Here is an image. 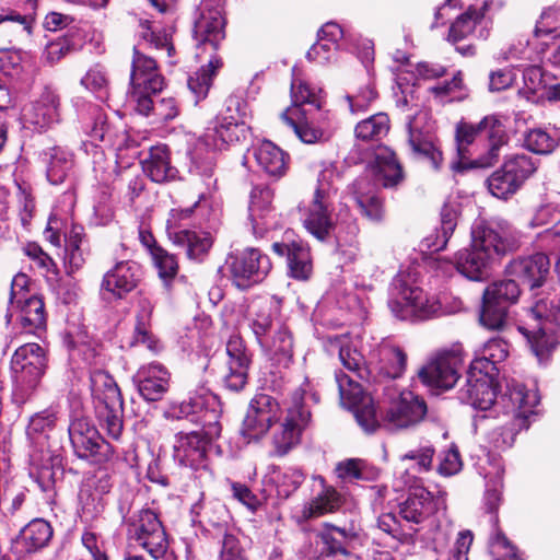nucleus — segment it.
Segmentation results:
<instances>
[{
    "instance_id": "8fccbe9b",
    "label": "nucleus",
    "mask_w": 560,
    "mask_h": 560,
    "mask_svg": "<svg viewBox=\"0 0 560 560\" xmlns=\"http://www.w3.org/2000/svg\"><path fill=\"white\" fill-rule=\"evenodd\" d=\"M520 294V283L513 278L491 283L486 288L482 296L509 307L517 301Z\"/></svg>"
},
{
    "instance_id": "1a4fd4ad",
    "label": "nucleus",
    "mask_w": 560,
    "mask_h": 560,
    "mask_svg": "<svg viewBox=\"0 0 560 560\" xmlns=\"http://www.w3.org/2000/svg\"><path fill=\"white\" fill-rule=\"evenodd\" d=\"M46 369V352L38 343L28 342L14 351L11 358V372L15 383V395L22 402L36 390Z\"/></svg>"
},
{
    "instance_id": "3c124183",
    "label": "nucleus",
    "mask_w": 560,
    "mask_h": 560,
    "mask_svg": "<svg viewBox=\"0 0 560 560\" xmlns=\"http://www.w3.org/2000/svg\"><path fill=\"white\" fill-rule=\"evenodd\" d=\"M288 266L292 278L298 280L308 279L313 270L310 248L301 242H293Z\"/></svg>"
},
{
    "instance_id": "aec40b11",
    "label": "nucleus",
    "mask_w": 560,
    "mask_h": 560,
    "mask_svg": "<svg viewBox=\"0 0 560 560\" xmlns=\"http://www.w3.org/2000/svg\"><path fill=\"white\" fill-rule=\"evenodd\" d=\"M278 402L268 395H257L250 401L243 421L242 433L253 440L265 435L278 418Z\"/></svg>"
},
{
    "instance_id": "393cba45",
    "label": "nucleus",
    "mask_w": 560,
    "mask_h": 560,
    "mask_svg": "<svg viewBox=\"0 0 560 560\" xmlns=\"http://www.w3.org/2000/svg\"><path fill=\"white\" fill-rule=\"evenodd\" d=\"M171 375L160 363L142 365L132 380L140 396L147 401H159L170 387Z\"/></svg>"
},
{
    "instance_id": "39448f33",
    "label": "nucleus",
    "mask_w": 560,
    "mask_h": 560,
    "mask_svg": "<svg viewBox=\"0 0 560 560\" xmlns=\"http://www.w3.org/2000/svg\"><path fill=\"white\" fill-rule=\"evenodd\" d=\"M530 316L537 325L532 329L520 326V331L526 337L532 351L541 360L559 342L560 335V299L553 292H541L535 298L529 310Z\"/></svg>"
},
{
    "instance_id": "49530a36",
    "label": "nucleus",
    "mask_w": 560,
    "mask_h": 560,
    "mask_svg": "<svg viewBox=\"0 0 560 560\" xmlns=\"http://www.w3.org/2000/svg\"><path fill=\"white\" fill-rule=\"evenodd\" d=\"M560 136L556 129L532 128L523 136V145L536 154H549L559 145Z\"/></svg>"
},
{
    "instance_id": "bb28decb",
    "label": "nucleus",
    "mask_w": 560,
    "mask_h": 560,
    "mask_svg": "<svg viewBox=\"0 0 560 560\" xmlns=\"http://www.w3.org/2000/svg\"><path fill=\"white\" fill-rule=\"evenodd\" d=\"M130 86L132 89H149L152 92H161L164 79L159 72L154 58L133 48L131 62Z\"/></svg>"
},
{
    "instance_id": "9b49d317",
    "label": "nucleus",
    "mask_w": 560,
    "mask_h": 560,
    "mask_svg": "<svg viewBox=\"0 0 560 560\" xmlns=\"http://www.w3.org/2000/svg\"><path fill=\"white\" fill-rule=\"evenodd\" d=\"M308 400L317 402L318 397L315 393H312L310 384L305 383L292 394L281 430L273 436V444L278 455H285L292 447L299 444L303 430L311 421V412L307 408Z\"/></svg>"
},
{
    "instance_id": "ddd939ff",
    "label": "nucleus",
    "mask_w": 560,
    "mask_h": 560,
    "mask_svg": "<svg viewBox=\"0 0 560 560\" xmlns=\"http://www.w3.org/2000/svg\"><path fill=\"white\" fill-rule=\"evenodd\" d=\"M396 489L402 487L409 488L408 497L399 504V515L402 520L420 524L428 520L440 509L445 508V498L443 494L434 497L425 488L417 486V479L408 469L396 479Z\"/></svg>"
},
{
    "instance_id": "bf43d9fd",
    "label": "nucleus",
    "mask_w": 560,
    "mask_h": 560,
    "mask_svg": "<svg viewBox=\"0 0 560 560\" xmlns=\"http://www.w3.org/2000/svg\"><path fill=\"white\" fill-rule=\"evenodd\" d=\"M521 187V184L506 172V168L502 165L488 178V188L490 192L501 199H505L509 196L515 194Z\"/></svg>"
},
{
    "instance_id": "a18cd8bd",
    "label": "nucleus",
    "mask_w": 560,
    "mask_h": 560,
    "mask_svg": "<svg viewBox=\"0 0 560 560\" xmlns=\"http://www.w3.org/2000/svg\"><path fill=\"white\" fill-rule=\"evenodd\" d=\"M206 136L209 139L212 138L213 145L219 149L224 144L238 142L246 136L245 121L215 118L212 129H209Z\"/></svg>"
},
{
    "instance_id": "4be33fe9",
    "label": "nucleus",
    "mask_w": 560,
    "mask_h": 560,
    "mask_svg": "<svg viewBox=\"0 0 560 560\" xmlns=\"http://www.w3.org/2000/svg\"><path fill=\"white\" fill-rule=\"evenodd\" d=\"M492 377V375L472 371V368L469 366L466 383L458 390V399L475 409L489 410L497 398Z\"/></svg>"
},
{
    "instance_id": "9d476101",
    "label": "nucleus",
    "mask_w": 560,
    "mask_h": 560,
    "mask_svg": "<svg viewBox=\"0 0 560 560\" xmlns=\"http://www.w3.org/2000/svg\"><path fill=\"white\" fill-rule=\"evenodd\" d=\"M478 133H485L489 140L486 154L475 160L476 167H490L499 161L501 150L508 144L509 136L502 121L494 115L486 116L479 124H460L456 129L457 151L465 155L466 148L474 142Z\"/></svg>"
},
{
    "instance_id": "c03bdc74",
    "label": "nucleus",
    "mask_w": 560,
    "mask_h": 560,
    "mask_svg": "<svg viewBox=\"0 0 560 560\" xmlns=\"http://www.w3.org/2000/svg\"><path fill=\"white\" fill-rule=\"evenodd\" d=\"M79 515L84 524L91 525L102 517L106 500L101 493L93 490L92 483H83L79 492Z\"/></svg>"
},
{
    "instance_id": "f3484780",
    "label": "nucleus",
    "mask_w": 560,
    "mask_h": 560,
    "mask_svg": "<svg viewBox=\"0 0 560 560\" xmlns=\"http://www.w3.org/2000/svg\"><path fill=\"white\" fill-rule=\"evenodd\" d=\"M505 393L502 400H508V412L512 415V423L509 428L511 443L515 434L528 428V417L534 413V408L539 401L538 395L526 387L518 381L512 378L505 382Z\"/></svg>"
},
{
    "instance_id": "72a5a7b5",
    "label": "nucleus",
    "mask_w": 560,
    "mask_h": 560,
    "mask_svg": "<svg viewBox=\"0 0 560 560\" xmlns=\"http://www.w3.org/2000/svg\"><path fill=\"white\" fill-rule=\"evenodd\" d=\"M51 537L50 524L45 520L36 518L21 529L15 540V547L21 552L32 553L47 546Z\"/></svg>"
},
{
    "instance_id": "a878e982",
    "label": "nucleus",
    "mask_w": 560,
    "mask_h": 560,
    "mask_svg": "<svg viewBox=\"0 0 560 560\" xmlns=\"http://www.w3.org/2000/svg\"><path fill=\"white\" fill-rule=\"evenodd\" d=\"M59 96L44 91L37 101L23 109V119L39 131L46 130L59 121Z\"/></svg>"
},
{
    "instance_id": "f03ea898",
    "label": "nucleus",
    "mask_w": 560,
    "mask_h": 560,
    "mask_svg": "<svg viewBox=\"0 0 560 560\" xmlns=\"http://www.w3.org/2000/svg\"><path fill=\"white\" fill-rule=\"evenodd\" d=\"M515 240V231L505 220L476 222L471 229L470 247L456 255L457 270L470 280H482L494 256L511 250Z\"/></svg>"
},
{
    "instance_id": "0e129e2a",
    "label": "nucleus",
    "mask_w": 560,
    "mask_h": 560,
    "mask_svg": "<svg viewBox=\"0 0 560 560\" xmlns=\"http://www.w3.org/2000/svg\"><path fill=\"white\" fill-rule=\"evenodd\" d=\"M463 88V73L457 71L450 81L431 86L429 92L439 103L444 104L459 98L458 93Z\"/></svg>"
},
{
    "instance_id": "603ef678",
    "label": "nucleus",
    "mask_w": 560,
    "mask_h": 560,
    "mask_svg": "<svg viewBox=\"0 0 560 560\" xmlns=\"http://www.w3.org/2000/svg\"><path fill=\"white\" fill-rule=\"evenodd\" d=\"M301 114L300 108H287L282 114L281 118L284 122H287L294 131V133L299 137L301 141L304 143H315L319 141L324 132L322 129L315 127L314 125L304 121H298L296 117Z\"/></svg>"
},
{
    "instance_id": "412c9836",
    "label": "nucleus",
    "mask_w": 560,
    "mask_h": 560,
    "mask_svg": "<svg viewBox=\"0 0 560 560\" xmlns=\"http://www.w3.org/2000/svg\"><path fill=\"white\" fill-rule=\"evenodd\" d=\"M550 272L549 257L544 253L520 256L506 266V273L530 289L541 287Z\"/></svg>"
},
{
    "instance_id": "58836bf2",
    "label": "nucleus",
    "mask_w": 560,
    "mask_h": 560,
    "mask_svg": "<svg viewBox=\"0 0 560 560\" xmlns=\"http://www.w3.org/2000/svg\"><path fill=\"white\" fill-rule=\"evenodd\" d=\"M318 537L327 555L348 556L350 555L352 544L357 539V534L352 529L325 524L324 528L318 533Z\"/></svg>"
},
{
    "instance_id": "052dcab7",
    "label": "nucleus",
    "mask_w": 560,
    "mask_h": 560,
    "mask_svg": "<svg viewBox=\"0 0 560 560\" xmlns=\"http://www.w3.org/2000/svg\"><path fill=\"white\" fill-rule=\"evenodd\" d=\"M81 84L101 101L107 100L109 80L103 66L97 63L91 67L82 77Z\"/></svg>"
},
{
    "instance_id": "774afa93",
    "label": "nucleus",
    "mask_w": 560,
    "mask_h": 560,
    "mask_svg": "<svg viewBox=\"0 0 560 560\" xmlns=\"http://www.w3.org/2000/svg\"><path fill=\"white\" fill-rule=\"evenodd\" d=\"M535 34L537 36L551 35L553 38L560 37V8H550L542 12Z\"/></svg>"
},
{
    "instance_id": "0eeeda50",
    "label": "nucleus",
    "mask_w": 560,
    "mask_h": 560,
    "mask_svg": "<svg viewBox=\"0 0 560 560\" xmlns=\"http://www.w3.org/2000/svg\"><path fill=\"white\" fill-rule=\"evenodd\" d=\"M395 298L389 301V308L401 320H425L442 314L440 302L428 296L415 284L410 273L399 272L393 281Z\"/></svg>"
},
{
    "instance_id": "5701e85b",
    "label": "nucleus",
    "mask_w": 560,
    "mask_h": 560,
    "mask_svg": "<svg viewBox=\"0 0 560 560\" xmlns=\"http://www.w3.org/2000/svg\"><path fill=\"white\" fill-rule=\"evenodd\" d=\"M325 349L331 355L338 354L343 368L353 373L358 378L368 381L372 375L371 361H365L348 335L328 336Z\"/></svg>"
},
{
    "instance_id": "13d9d810",
    "label": "nucleus",
    "mask_w": 560,
    "mask_h": 560,
    "mask_svg": "<svg viewBox=\"0 0 560 560\" xmlns=\"http://www.w3.org/2000/svg\"><path fill=\"white\" fill-rule=\"evenodd\" d=\"M270 479L276 485L279 495L289 497L304 481V475L298 468L281 470L273 467L270 472Z\"/></svg>"
},
{
    "instance_id": "79ce46f5",
    "label": "nucleus",
    "mask_w": 560,
    "mask_h": 560,
    "mask_svg": "<svg viewBox=\"0 0 560 560\" xmlns=\"http://www.w3.org/2000/svg\"><path fill=\"white\" fill-rule=\"evenodd\" d=\"M530 224L533 226L552 224V228L547 229L540 235V240L550 250H556L557 247H560V211L551 206H544L536 211Z\"/></svg>"
},
{
    "instance_id": "b1692460",
    "label": "nucleus",
    "mask_w": 560,
    "mask_h": 560,
    "mask_svg": "<svg viewBox=\"0 0 560 560\" xmlns=\"http://www.w3.org/2000/svg\"><path fill=\"white\" fill-rule=\"evenodd\" d=\"M141 267L132 260L117 262L105 272L101 288L117 299L125 298L141 280Z\"/></svg>"
},
{
    "instance_id": "f257e3e1",
    "label": "nucleus",
    "mask_w": 560,
    "mask_h": 560,
    "mask_svg": "<svg viewBox=\"0 0 560 560\" xmlns=\"http://www.w3.org/2000/svg\"><path fill=\"white\" fill-rule=\"evenodd\" d=\"M202 413L198 417L201 429L190 432H178L173 443V457L182 466L198 469L203 467L209 444L221 435L220 418L222 408L220 400L206 387L191 392L188 399L178 406L177 418Z\"/></svg>"
},
{
    "instance_id": "37998d69",
    "label": "nucleus",
    "mask_w": 560,
    "mask_h": 560,
    "mask_svg": "<svg viewBox=\"0 0 560 560\" xmlns=\"http://www.w3.org/2000/svg\"><path fill=\"white\" fill-rule=\"evenodd\" d=\"M223 62L220 57L212 56L206 66H202L194 75L188 79V88L195 95V104L205 100L212 86L213 78L222 68Z\"/></svg>"
},
{
    "instance_id": "7ed1b4c3",
    "label": "nucleus",
    "mask_w": 560,
    "mask_h": 560,
    "mask_svg": "<svg viewBox=\"0 0 560 560\" xmlns=\"http://www.w3.org/2000/svg\"><path fill=\"white\" fill-rule=\"evenodd\" d=\"M368 172L374 177V183L366 176L359 177L352 183L350 191L361 213L372 221H378L383 217V206L375 194L376 185L395 187L402 180L404 174L395 153L387 147L376 149L368 165Z\"/></svg>"
},
{
    "instance_id": "a19ab883",
    "label": "nucleus",
    "mask_w": 560,
    "mask_h": 560,
    "mask_svg": "<svg viewBox=\"0 0 560 560\" xmlns=\"http://www.w3.org/2000/svg\"><path fill=\"white\" fill-rule=\"evenodd\" d=\"M260 347L278 363H287L293 353V338L284 325H278L276 329L261 341Z\"/></svg>"
},
{
    "instance_id": "6ab92c4d",
    "label": "nucleus",
    "mask_w": 560,
    "mask_h": 560,
    "mask_svg": "<svg viewBox=\"0 0 560 560\" xmlns=\"http://www.w3.org/2000/svg\"><path fill=\"white\" fill-rule=\"evenodd\" d=\"M427 415V405L412 392H402L392 401L383 423L389 430L408 429L421 422Z\"/></svg>"
},
{
    "instance_id": "c85d7f7f",
    "label": "nucleus",
    "mask_w": 560,
    "mask_h": 560,
    "mask_svg": "<svg viewBox=\"0 0 560 560\" xmlns=\"http://www.w3.org/2000/svg\"><path fill=\"white\" fill-rule=\"evenodd\" d=\"M425 117L427 114L419 113L409 119V145L417 156L428 160L434 168H438L442 162V153L434 144L429 129L423 131L420 128V121Z\"/></svg>"
},
{
    "instance_id": "473e14b6",
    "label": "nucleus",
    "mask_w": 560,
    "mask_h": 560,
    "mask_svg": "<svg viewBox=\"0 0 560 560\" xmlns=\"http://www.w3.org/2000/svg\"><path fill=\"white\" fill-rule=\"evenodd\" d=\"M509 355V345L500 338H491L478 350L477 357L470 363L472 371L494 376L497 364L503 362Z\"/></svg>"
},
{
    "instance_id": "dca6fc26",
    "label": "nucleus",
    "mask_w": 560,
    "mask_h": 560,
    "mask_svg": "<svg viewBox=\"0 0 560 560\" xmlns=\"http://www.w3.org/2000/svg\"><path fill=\"white\" fill-rule=\"evenodd\" d=\"M230 259L232 279L240 289L261 282L271 269L269 257L256 248H246Z\"/></svg>"
},
{
    "instance_id": "de8ad7c7",
    "label": "nucleus",
    "mask_w": 560,
    "mask_h": 560,
    "mask_svg": "<svg viewBox=\"0 0 560 560\" xmlns=\"http://www.w3.org/2000/svg\"><path fill=\"white\" fill-rule=\"evenodd\" d=\"M457 211L445 205L441 212V229L423 240V245L432 252H439L446 247V244L457 225Z\"/></svg>"
},
{
    "instance_id": "09e8293b",
    "label": "nucleus",
    "mask_w": 560,
    "mask_h": 560,
    "mask_svg": "<svg viewBox=\"0 0 560 560\" xmlns=\"http://www.w3.org/2000/svg\"><path fill=\"white\" fill-rule=\"evenodd\" d=\"M280 322L275 320L271 306L264 302L253 305L249 317V327L258 343L264 341L276 329Z\"/></svg>"
},
{
    "instance_id": "338daca9",
    "label": "nucleus",
    "mask_w": 560,
    "mask_h": 560,
    "mask_svg": "<svg viewBox=\"0 0 560 560\" xmlns=\"http://www.w3.org/2000/svg\"><path fill=\"white\" fill-rule=\"evenodd\" d=\"M75 50L77 44L73 42L72 37L62 36L46 45L43 58L47 63L55 65Z\"/></svg>"
},
{
    "instance_id": "4c0bfd02",
    "label": "nucleus",
    "mask_w": 560,
    "mask_h": 560,
    "mask_svg": "<svg viewBox=\"0 0 560 560\" xmlns=\"http://www.w3.org/2000/svg\"><path fill=\"white\" fill-rule=\"evenodd\" d=\"M16 322L26 332H35L46 326V312L42 298L30 295L15 304Z\"/></svg>"
},
{
    "instance_id": "864d4df0",
    "label": "nucleus",
    "mask_w": 560,
    "mask_h": 560,
    "mask_svg": "<svg viewBox=\"0 0 560 560\" xmlns=\"http://www.w3.org/2000/svg\"><path fill=\"white\" fill-rule=\"evenodd\" d=\"M389 130V118L384 113L375 114L360 121L354 129L355 137L363 141L380 140Z\"/></svg>"
},
{
    "instance_id": "680f3d73",
    "label": "nucleus",
    "mask_w": 560,
    "mask_h": 560,
    "mask_svg": "<svg viewBox=\"0 0 560 560\" xmlns=\"http://www.w3.org/2000/svg\"><path fill=\"white\" fill-rule=\"evenodd\" d=\"M506 306L490 301L482 296V306L480 311V323L488 329L500 330L504 327L508 317Z\"/></svg>"
},
{
    "instance_id": "c756f323",
    "label": "nucleus",
    "mask_w": 560,
    "mask_h": 560,
    "mask_svg": "<svg viewBox=\"0 0 560 560\" xmlns=\"http://www.w3.org/2000/svg\"><path fill=\"white\" fill-rule=\"evenodd\" d=\"M194 36L198 45L215 50L224 38V19L219 8L203 10L195 22Z\"/></svg>"
},
{
    "instance_id": "2f4dec72",
    "label": "nucleus",
    "mask_w": 560,
    "mask_h": 560,
    "mask_svg": "<svg viewBox=\"0 0 560 560\" xmlns=\"http://www.w3.org/2000/svg\"><path fill=\"white\" fill-rule=\"evenodd\" d=\"M154 303L148 296L141 295L138 300L136 312V325L131 346L143 345L152 352L160 350V343L150 332L151 317Z\"/></svg>"
},
{
    "instance_id": "cd10ccee",
    "label": "nucleus",
    "mask_w": 560,
    "mask_h": 560,
    "mask_svg": "<svg viewBox=\"0 0 560 560\" xmlns=\"http://www.w3.org/2000/svg\"><path fill=\"white\" fill-rule=\"evenodd\" d=\"M273 191L268 186H256L250 192L249 219L256 235L262 236L272 226L271 213Z\"/></svg>"
},
{
    "instance_id": "5fc2aeb1",
    "label": "nucleus",
    "mask_w": 560,
    "mask_h": 560,
    "mask_svg": "<svg viewBox=\"0 0 560 560\" xmlns=\"http://www.w3.org/2000/svg\"><path fill=\"white\" fill-rule=\"evenodd\" d=\"M485 16V13L476 8L469 7L468 10L456 19L451 25L448 40L456 44L472 34L477 23Z\"/></svg>"
},
{
    "instance_id": "f8f14e48",
    "label": "nucleus",
    "mask_w": 560,
    "mask_h": 560,
    "mask_svg": "<svg viewBox=\"0 0 560 560\" xmlns=\"http://www.w3.org/2000/svg\"><path fill=\"white\" fill-rule=\"evenodd\" d=\"M128 539L154 558H162L168 548L165 529L156 513L150 509L133 512L126 521Z\"/></svg>"
},
{
    "instance_id": "e433bc0d",
    "label": "nucleus",
    "mask_w": 560,
    "mask_h": 560,
    "mask_svg": "<svg viewBox=\"0 0 560 560\" xmlns=\"http://www.w3.org/2000/svg\"><path fill=\"white\" fill-rule=\"evenodd\" d=\"M142 170L152 182L165 183L176 178L177 170L171 165L170 152L165 145L152 147L142 162Z\"/></svg>"
},
{
    "instance_id": "4d7b16f0",
    "label": "nucleus",
    "mask_w": 560,
    "mask_h": 560,
    "mask_svg": "<svg viewBox=\"0 0 560 560\" xmlns=\"http://www.w3.org/2000/svg\"><path fill=\"white\" fill-rule=\"evenodd\" d=\"M503 166L522 186L536 172L537 160L525 153H516L506 156Z\"/></svg>"
},
{
    "instance_id": "e2e57ef3",
    "label": "nucleus",
    "mask_w": 560,
    "mask_h": 560,
    "mask_svg": "<svg viewBox=\"0 0 560 560\" xmlns=\"http://www.w3.org/2000/svg\"><path fill=\"white\" fill-rule=\"evenodd\" d=\"M249 362L228 360L222 382L232 392L242 390L247 384Z\"/></svg>"
},
{
    "instance_id": "6e6d98bb",
    "label": "nucleus",
    "mask_w": 560,
    "mask_h": 560,
    "mask_svg": "<svg viewBox=\"0 0 560 560\" xmlns=\"http://www.w3.org/2000/svg\"><path fill=\"white\" fill-rule=\"evenodd\" d=\"M341 504L340 494L331 487H325L304 509L306 517H317L325 513L334 512Z\"/></svg>"
},
{
    "instance_id": "f704fd0d",
    "label": "nucleus",
    "mask_w": 560,
    "mask_h": 560,
    "mask_svg": "<svg viewBox=\"0 0 560 560\" xmlns=\"http://www.w3.org/2000/svg\"><path fill=\"white\" fill-rule=\"evenodd\" d=\"M173 244L185 247L188 259L202 261L213 245V238L209 232L205 231H186L171 232Z\"/></svg>"
},
{
    "instance_id": "6e6552de",
    "label": "nucleus",
    "mask_w": 560,
    "mask_h": 560,
    "mask_svg": "<svg viewBox=\"0 0 560 560\" xmlns=\"http://www.w3.org/2000/svg\"><path fill=\"white\" fill-rule=\"evenodd\" d=\"M332 167H325L317 177L313 198L307 203H301L299 211L304 228L317 240H325L332 229V197L335 195Z\"/></svg>"
},
{
    "instance_id": "7c9ffc66",
    "label": "nucleus",
    "mask_w": 560,
    "mask_h": 560,
    "mask_svg": "<svg viewBox=\"0 0 560 560\" xmlns=\"http://www.w3.org/2000/svg\"><path fill=\"white\" fill-rule=\"evenodd\" d=\"M376 360H371L372 375L380 374L388 378H397L402 375L407 357L398 347L384 343L381 345L375 354Z\"/></svg>"
},
{
    "instance_id": "4468645a",
    "label": "nucleus",
    "mask_w": 560,
    "mask_h": 560,
    "mask_svg": "<svg viewBox=\"0 0 560 560\" xmlns=\"http://www.w3.org/2000/svg\"><path fill=\"white\" fill-rule=\"evenodd\" d=\"M69 438L74 454L92 464H104L113 454V446L106 442L97 429L85 418H77L69 425Z\"/></svg>"
},
{
    "instance_id": "423d86ee",
    "label": "nucleus",
    "mask_w": 560,
    "mask_h": 560,
    "mask_svg": "<svg viewBox=\"0 0 560 560\" xmlns=\"http://www.w3.org/2000/svg\"><path fill=\"white\" fill-rule=\"evenodd\" d=\"M91 393L96 418L107 435L118 441L124 430L122 397L120 389L107 372L94 370L90 375Z\"/></svg>"
},
{
    "instance_id": "2eb2a0df",
    "label": "nucleus",
    "mask_w": 560,
    "mask_h": 560,
    "mask_svg": "<svg viewBox=\"0 0 560 560\" xmlns=\"http://www.w3.org/2000/svg\"><path fill=\"white\" fill-rule=\"evenodd\" d=\"M341 405L354 409V416L360 427L366 432H374L381 422L376 416L373 399L363 394L361 385L342 372L336 373Z\"/></svg>"
},
{
    "instance_id": "69168bd1",
    "label": "nucleus",
    "mask_w": 560,
    "mask_h": 560,
    "mask_svg": "<svg viewBox=\"0 0 560 560\" xmlns=\"http://www.w3.org/2000/svg\"><path fill=\"white\" fill-rule=\"evenodd\" d=\"M151 256L159 276L165 281L174 279L178 272V262L175 255L170 254L162 247L151 248Z\"/></svg>"
},
{
    "instance_id": "a211bd4d",
    "label": "nucleus",
    "mask_w": 560,
    "mask_h": 560,
    "mask_svg": "<svg viewBox=\"0 0 560 560\" xmlns=\"http://www.w3.org/2000/svg\"><path fill=\"white\" fill-rule=\"evenodd\" d=\"M464 360L457 351L440 353L419 372L421 381L432 389L447 390L459 377Z\"/></svg>"
},
{
    "instance_id": "ea45409f",
    "label": "nucleus",
    "mask_w": 560,
    "mask_h": 560,
    "mask_svg": "<svg viewBox=\"0 0 560 560\" xmlns=\"http://www.w3.org/2000/svg\"><path fill=\"white\" fill-rule=\"evenodd\" d=\"M46 164V176L50 184H62L72 168V154L61 147H52L42 154Z\"/></svg>"
},
{
    "instance_id": "c9c22d12",
    "label": "nucleus",
    "mask_w": 560,
    "mask_h": 560,
    "mask_svg": "<svg viewBox=\"0 0 560 560\" xmlns=\"http://www.w3.org/2000/svg\"><path fill=\"white\" fill-rule=\"evenodd\" d=\"M254 156L260 168L269 176L279 178L288 170V154L271 141L260 142L254 149Z\"/></svg>"
},
{
    "instance_id": "20e7f679",
    "label": "nucleus",
    "mask_w": 560,
    "mask_h": 560,
    "mask_svg": "<svg viewBox=\"0 0 560 560\" xmlns=\"http://www.w3.org/2000/svg\"><path fill=\"white\" fill-rule=\"evenodd\" d=\"M58 421V411L46 408L34 413L26 428V436L33 448L30 454L31 476L36 480L43 491H50L56 480L55 466L58 465V457L54 456L48 447L50 433L55 430Z\"/></svg>"
}]
</instances>
